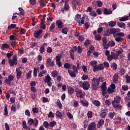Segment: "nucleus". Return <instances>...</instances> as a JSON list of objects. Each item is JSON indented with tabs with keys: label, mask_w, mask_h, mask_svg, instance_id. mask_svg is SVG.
<instances>
[{
	"label": "nucleus",
	"mask_w": 130,
	"mask_h": 130,
	"mask_svg": "<svg viewBox=\"0 0 130 130\" xmlns=\"http://www.w3.org/2000/svg\"><path fill=\"white\" fill-rule=\"evenodd\" d=\"M14 81V75H10L8 76V79L6 78L5 81L4 83L5 84H7V85H9V86H11L12 85V82Z\"/></svg>",
	"instance_id": "nucleus-1"
},
{
	"label": "nucleus",
	"mask_w": 130,
	"mask_h": 130,
	"mask_svg": "<svg viewBox=\"0 0 130 130\" xmlns=\"http://www.w3.org/2000/svg\"><path fill=\"white\" fill-rule=\"evenodd\" d=\"M81 1L80 0H73L72 5L73 10H77V6L80 7L81 6Z\"/></svg>",
	"instance_id": "nucleus-2"
},
{
	"label": "nucleus",
	"mask_w": 130,
	"mask_h": 130,
	"mask_svg": "<svg viewBox=\"0 0 130 130\" xmlns=\"http://www.w3.org/2000/svg\"><path fill=\"white\" fill-rule=\"evenodd\" d=\"M121 98L119 95H117L114 98V100L112 102V105L116 106V104H119L120 103V100Z\"/></svg>",
	"instance_id": "nucleus-3"
},
{
	"label": "nucleus",
	"mask_w": 130,
	"mask_h": 130,
	"mask_svg": "<svg viewBox=\"0 0 130 130\" xmlns=\"http://www.w3.org/2000/svg\"><path fill=\"white\" fill-rule=\"evenodd\" d=\"M104 66L103 63L100 64L99 65H96L94 69H93V72L95 73V72H98V71H103L104 70Z\"/></svg>",
	"instance_id": "nucleus-4"
},
{
	"label": "nucleus",
	"mask_w": 130,
	"mask_h": 130,
	"mask_svg": "<svg viewBox=\"0 0 130 130\" xmlns=\"http://www.w3.org/2000/svg\"><path fill=\"white\" fill-rule=\"evenodd\" d=\"M107 113H108V109H105L103 110H101L100 114L101 118H105V117L106 115H107Z\"/></svg>",
	"instance_id": "nucleus-5"
},
{
	"label": "nucleus",
	"mask_w": 130,
	"mask_h": 130,
	"mask_svg": "<svg viewBox=\"0 0 130 130\" xmlns=\"http://www.w3.org/2000/svg\"><path fill=\"white\" fill-rule=\"evenodd\" d=\"M76 96L77 97L82 99V98H84V97L85 96V95H84V92H83L82 89H78L76 92Z\"/></svg>",
	"instance_id": "nucleus-6"
},
{
	"label": "nucleus",
	"mask_w": 130,
	"mask_h": 130,
	"mask_svg": "<svg viewBox=\"0 0 130 130\" xmlns=\"http://www.w3.org/2000/svg\"><path fill=\"white\" fill-rule=\"evenodd\" d=\"M120 28H115L112 27L110 28V32L111 34H112V35H115V34H117V33L120 32Z\"/></svg>",
	"instance_id": "nucleus-7"
},
{
	"label": "nucleus",
	"mask_w": 130,
	"mask_h": 130,
	"mask_svg": "<svg viewBox=\"0 0 130 130\" xmlns=\"http://www.w3.org/2000/svg\"><path fill=\"white\" fill-rule=\"evenodd\" d=\"M96 129V123L93 122L90 123L87 126V130H95Z\"/></svg>",
	"instance_id": "nucleus-8"
},
{
	"label": "nucleus",
	"mask_w": 130,
	"mask_h": 130,
	"mask_svg": "<svg viewBox=\"0 0 130 130\" xmlns=\"http://www.w3.org/2000/svg\"><path fill=\"white\" fill-rule=\"evenodd\" d=\"M46 66L47 67H54V61H51V59L48 58L46 61Z\"/></svg>",
	"instance_id": "nucleus-9"
},
{
	"label": "nucleus",
	"mask_w": 130,
	"mask_h": 130,
	"mask_svg": "<svg viewBox=\"0 0 130 130\" xmlns=\"http://www.w3.org/2000/svg\"><path fill=\"white\" fill-rule=\"evenodd\" d=\"M42 32H43V30L42 29H40L37 31H35L34 32V36L36 39H38L39 38V36H40V35L42 34Z\"/></svg>",
	"instance_id": "nucleus-10"
},
{
	"label": "nucleus",
	"mask_w": 130,
	"mask_h": 130,
	"mask_svg": "<svg viewBox=\"0 0 130 130\" xmlns=\"http://www.w3.org/2000/svg\"><path fill=\"white\" fill-rule=\"evenodd\" d=\"M56 25L58 29H62V28H63V23L60 21V20H56Z\"/></svg>",
	"instance_id": "nucleus-11"
},
{
	"label": "nucleus",
	"mask_w": 130,
	"mask_h": 130,
	"mask_svg": "<svg viewBox=\"0 0 130 130\" xmlns=\"http://www.w3.org/2000/svg\"><path fill=\"white\" fill-rule=\"evenodd\" d=\"M83 90H89L90 89V83L88 81H84Z\"/></svg>",
	"instance_id": "nucleus-12"
},
{
	"label": "nucleus",
	"mask_w": 130,
	"mask_h": 130,
	"mask_svg": "<svg viewBox=\"0 0 130 130\" xmlns=\"http://www.w3.org/2000/svg\"><path fill=\"white\" fill-rule=\"evenodd\" d=\"M8 63H9L10 67H14V66H17V64H18V61H14L12 59H9Z\"/></svg>",
	"instance_id": "nucleus-13"
},
{
	"label": "nucleus",
	"mask_w": 130,
	"mask_h": 130,
	"mask_svg": "<svg viewBox=\"0 0 130 130\" xmlns=\"http://www.w3.org/2000/svg\"><path fill=\"white\" fill-rule=\"evenodd\" d=\"M69 10H70V5L69 4H64V7L61 9V12L63 14L64 11L67 12V11H69Z\"/></svg>",
	"instance_id": "nucleus-14"
},
{
	"label": "nucleus",
	"mask_w": 130,
	"mask_h": 130,
	"mask_svg": "<svg viewBox=\"0 0 130 130\" xmlns=\"http://www.w3.org/2000/svg\"><path fill=\"white\" fill-rule=\"evenodd\" d=\"M117 25L119 28H122V29H125L126 28V25L124 22H117Z\"/></svg>",
	"instance_id": "nucleus-15"
},
{
	"label": "nucleus",
	"mask_w": 130,
	"mask_h": 130,
	"mask_svg": "<svg viewBox=\"0 0 130 130\" xmlns=\"http://www.w3.org/2000/svg\"><path fill=\"white\" fill-rule=\"evenodd\" d=\"M113 82L117 84L118 82V73H115L113 76Z\"/></svg>",
	"instance_id": "nucleus-16"
},
{
	"label": "nucleus",
	"mask_w": 130,
	"mask_h": 130,
	"mask_svg": "<svg viewBox=\"0 0 130 130\" xmlns=\"http://www.w3.org/2000/svg\"><path fill=\"white\" fill-rule=\"evenodd\" d=\"M68 72L69 74V76H70V77L72 78H75V77H77L76 72H74V71L70 70H69Z\"/></svg>",
	"instance_id": "nucleus-17"
},
{
	"label": "nucleus",
	"mask_w": 130,
	"mask_h": 130,
	"mask_svg": "<svg viewBox=\"0 0 130 130\" xmlns=\"http://www.w3.org/2000/svg\"><path fill=\"white\" fill-rule=\"evenodd\" d=\"M121 121V118L118 117L114 119L113 123H115V124H119Z\"/></svg>",
	"instance_id": "nucleus-18"
},
{
	"label": "nucleus",
	"mask_w": 130,
	"mask_h": 130,
	"mask_svg": "<svg viewBox=\"0 0 130 130\" xmlns=\"http://www.w3.org/2000/svg\"><path fill=\"white\" fill-rule=\"evenodd\" d=\"M80 102L83 106H85V107H88L89 106V102L87 101H84V100H80Z\"/></svg>",
	"instance_id": "nucleus-19"
},
{
	"label": "nucleus",
	"mask_w": 130,
	"mask_h": 130,
	"mask_svg": "<svg viewBox=\"0 0 130 130\" xmlns=\"http://www.w3.org/2000/svg\"><path fill=\"white\" fill-rule=\"evenodd\" d=\"M64 68L66 69V70H71L72 69V63L65 62L64 63Z\"/></svg>",
	"instance_id": "nucleus-20"
},
{
	"label": "nucleus",
	"mask_w": 130,
	"mask_h": 130,
	"mask_svg": "<svg viewBox=\"0 0 130 130\" xmlns=\"http://www.w3.org/2000/svg\"><path fill=\"white\" fill-rule=\"evenodd\" d=\"M92 103L95 106H96V107H99V106L101 105V103L99 101L96 100H93Z\"/></svg>",
	"instance_id": "nucleus-21"
},
{
	"label": "nucleus",
	"mask_w": 130,
	"mask_h": 130,
	"mask_svg": "<svg viewBox=\"0 0 130 130\" xmlns=\"http://www.w3.org/2000/svg\"><path fill=\"white\" fill-rule=\"evenodd\" d=\"M104 13L105 15H110V14H112V11L110 9L105 8Z\"/></svg>",
	"instance_id": "nucleus-22"
},
{
	"label": "nucleus",
	"mask_w": 130,
	"mask_h": 130,
	"mask_svg": "<svg viewBox=\"0 0 130 130\" xmlns=\"http://www.w3.org/2000/svg\"><path fill=\"white\" fill-rule=\"evenodd\" d=\"M97 61L96 60H92L90 63V66L93 68V69H95V67L97 66Z\"/></svg>",
	"instance_id": "nucleus-23"
},
{
	"label": "nucleus",
	"mask_w": 130,
	"mask_h": 130,
	"mask_svg": "<svg viewBox=\"0 0 130 130\" xmlns=\"http://www.w3.org/2000/svg\"><path fill=\"white\" fill-rule=\"evenodd\" d=\"M97 86V84H95L94 82L91 83V89L92 90L97 91L98 90V87Z\"/></svg>",
	"instance_id": "nucleus-24"
},
{
	"label": "nucleus",
	"mask_w": 130,
	"mask_h": 130,
	"mask_svg": "<svg viewBox=\"0 0 130 130\" xmlns=\"http://www.w3.org/2000/svg\"><path fill=\"white\" fill-rule=\"evenodd\" d=\"M114 37H124V32H118L113 35Z\"/></svg>",
	"instance_id": "nucleus-25"
},
{
	"label": "nucleus",
	"mask_w": 130,
	"mask_h": 130,
	"mask_svg": "<svg viewBox=\"0 0 130 130\" xmlns=\"http://www.w3.org/2000/svg\"><path fill=\"white\" fill-rule=\"evenodd\" d=\"M103 124H104V120L101 119L98 123V127H102V126H103Z\"/></svg>",
	"instance_id": "nucleus-26"
},
{
	"label": "nucleus",
	"mask_w": 130,
	"mask_h": 130,
	"mask_svg": "<svg viewBox=\"0 0 130 130\" xmlns=\"http://www.w3.org/2000/svg\"><path fill=\"white\" fill-rule=\"evenodd\" d=\"M115 115H116V114H115V112H111L108 114V117H109V118H110L111 119H113V117H114V116H115Z\"/></svg>",
	"instance_id": "nucleus-27"
},
{
	"label": "nucleus",
	"mask_w": 130,
	"mask_h": 130,
	"mask_svg": "<svg viewBox=\"0 0 130 130\" xmlns=\"http://www.w3.org/2000/svg\"><path fill=\"white\" fill-rule=\"evenodd\" d=\"M129 19V16H125L121 17L120 19H119V21H120L121 22H125V21H127Z\"/></svg>",
	"instance_id": "nucleus-28"
},
{
	"label": "nucleus",
	"mask_w": 130,
	"mask_h": 130,
	"mask_svg": "<svg viewBox=\"0 0 130 130\" xmlns=\"http://www.w3.org/2000/svg\"><path fill=\"white\" fill-rule=\"evenodd\" d=\"M50 81H51V78L49 74H48L45 77L44 82L45 83H47V82H50Z\"/></svg>",
	"instance_id": "nucleus-29"
},
{
	"label": "nucleus",
	"mask_w": 130,
	"mask_h": 130,
	"mask_svg": "<svg viewBox=\"0 0 130 130\" xmlns=\"http://www.w3.org/2000/svg\"><path fill=\"white\" fill-rule=\"evenodd\" d=\"M8 114H9V112H8V106H7V105H5L4 115L8 116Z\"/></svg>",
	"instance_id": "nucleus-30"
},
{
	"label": "nucleus",
	"mask_w": 130,
	"mask_h": 130,
	"mask_svg": "<svg viewBox=\"0 0 130 130\" xmlns=\"http://www.w3.org/2000/svg\"><path fill=\"white\" fill-rule=\"evenodd\" d=\"M89 15L92 18H95V17H97V13H96V12H95L94 11H92L90 12L89 13Z\"/></svg>",
	"instance_id": "nucleus-31"
},
{
	"label": "nucleus",
	"mask_w": 130,
	"mask_h": 130,
	"mask_svg": "<svg viewBox=\"0 0 130 130\" xmlns=\"http://www.w3.org/2000/svg\"><path fill=\"white\" fill-rule=\"evenodd\" d=\"M47 44L46 43H44L42 46H41L40 48V49H39V51L40 52V53H43V52H44V50H45V48H44V46L45 45H47Z\"/></svg>",
	"instance_id": "nucleus-32"
},
{
	"label": "nucleus",
	"mask_w": 130,
	"mask_h": 130,
	"mask_svg": "<svg viewBox=\"0 0 130 130\" xmlns=\"http://www.w3.org/2000/svg\"><path fill=\"white\" fill-rule=\"evenodd\" d=\"M110 34L112 35L111 33L110 32V30L109 29H107L106 31L104 32L103 36L107 37L108 36H109Z\"/></svg>",
	"instance_id": "nucleus-33"
},
{
	"label": "nucleus",
	"mask_w": 130,
	"mask_h": 130,
	"mask_svg": "<svg viewBox=\"0 0 130 130\" xmlns=\"http://www.w3.org/2000/svg\"><path fill=\"white\" fill-rule=\"evenodd\" d=\"M111 54L112 55L113 58H114V59H118V56L117 53H114V52H111Z\"/></svg>",
	"instance_id": "nucleus-34"
},
{
	"label": "nucleus",
	"mask_w": 130,
	"mask_h": 130,
	"mask_svg": "<svg viewBox=\"0 0 130 130\" xmlns=\"http://www.w3.org/2000/svg\"><path fill=\"white\" fill-rule=\"evenodd\" d=\"M55 115L56 116H57V117H58V118H60V119L62 118V114L59 111L56 112Z\"/></svg>",
	"instance_id": "nucleus-35"
},
{
	"label": "nucleus",
	"mask_w": 130,
	"mask_h": 130,
	"mask_svg": "<svg viewBox=\"0 0 130 130\" xmlns=\"http://www.w3.org/2000/svg\"><path fill=\"white\" fill-rule=\"evenodd\" d=\"M111 67L113 68V71H116L117 70V64L114 62L111 64Z\"/></svg>",
	"instance_id": "nucleus-36"
},
{
	"label": "nucleus",
	"mask_w": 130,
	"mask_h": 130,
	"mask_svg": "<svg viewBox=\"0 0 130 130\" xmlns=\"http://www.w3.org/2000/svg\"><path fill=\"white\" fill-rule=\"evenodd\" d=\"M116 25V21H111L109 22V26L110 27H115Z\"/></svg>",
	"instance_id": "nucleus-37"
},
{
	"label": "nucleus",
	"mask_w": 130,
	"mask_h": 130,
	"mask_svg": "<svg viewBox=\"0 0 130 130\" xmlns=\"http://www.w3.org/2000/svg\"><path fill=\"white\" fill-rule=\"evenodd\" d=\"M57 106H58L59 109H62V104L58 99L57 101Z\"/></svg>",
	"instance_id": "nucleus-38"
},
{
	"label": "nucleus",
	"mask_w": 130,
	"mask_h": 130,
	"mask_svg": "<svg viewBox=\"0 0 130 130\" xmlns=\"http://www.w3.org/2000/svg\"><path fill=\"white\" fill-rule=\"evenodd\" d=\"M68 91L69 94H73L74 93V88H73V87L71 86H69L68 87Z\"/></svg>",
	"instance_id": "nucleus-39"
},
{
	"label": "nucleus",
	"mask_w": 130,
	"mask_h": 130,
	"mask_svg": "<svg viewBox=\"0 0 130 130\" xmlns=\"http://www.w3.org/2000/svg\"><path fill=\"white\" fill-rule=\"evenodd\" d=\"M70 56H71V58L73 60H75V52H73V51H71V50L69 51Z\"/></svg>",
	"instance_id": "nucleus-40"
},
{
	"label": "nucleus",
	"mask_w": 130,
	"mask_h": 130,
	"mask_svg": "<svg viewBox=\"0 0 130 130\" xmlns=\"http://www.w3.org/2000/svg\"><path fill=\"white\" fill-rule=\"evenodd\" d=\"M40 6L41 7H45L46 6V1L45 0H42L40 2Z\"/></svg>",
	"instance_id": "nucleus-41"
},
{
	"label": "nucleus",
	"mask_w": 130,
	"mask_h": 130,
	"mask_svg": "<svg viewBox=\"0 0 130 130\" xmlns=\"http://www.w3.org/2000/svg\"><path fill=\"white\" fill-rule=\"evenodd\" d=\"M87 117L89 119L93 117V112L92 111H88L87 113Z\"/></svg>",
	"instance_id": "nucleus-42"
},
{
	"label": "nucleus",
	"mask_w": 130,
	"mask_h": 130,
	"mask_svg": "<svg viewBox=\"0 0 130 130\" xmlns=\"http://www.w3.org/2000/svg\"><path fill=\"white\" fill-rule=\"evenodd\" d=\"M58 75V72L57 71H54L52 72V76L53 78H56Z\"/></svg>",
	"instance_id": "nucleus-43"
},
{
	"label": "nucleus",
	"mask_w": 130,
	"mask_h": 130,
	"mask_svg": "<svg viewBox=\"0 0 130 130\" xmlns=\"http://www.w3.org/2000/svg\"><path fill=\"white\" fill-rule=\"evenodd\" d=\"M16 24H11L10 25L8 26V29L9 30H12V29H15L16 28Z\"/></svg>",
	"instance_id": "nucleus-44"
},
{
	"label": "nucleus",
	"mask_w": 130,
	"mask_h": 130,
	"mask_svg": "<svg viewBox=\"0 0 130 130\" xmlns=\"http://www.w3.org/2000/svg\"><path fill=\"white\" fill-rule=\"evenodd\" d=\"M38 70H39V67H38L37 68H34L33 73L34 77H37V71H38Z\"/></svg>",
	"instance_id": "nucleus-45"
},
{
	"label": "nucleus",
	"mask_w": 130,
	"mask_h": 130,
	"mask_svg": "<svg viewBox=\"0 0 130 130\" xmlns=\"http://www.w3.org/2000/svg\"><path fill=\"white\" fill-rule=\"evenodd\" d=\"M56 124V121H52L50 122L49 126H51V127H54Z\"/></svg>",
	"instance_id": "nucleus-46"
},
{
	"label": "nucleus",
	"mask_w": 130,
	"mask_h": 130,
	"mask_svg": "<svg viewBox=\"0 0 130 130\" xmlns=\"http://www.w3.org/2000/svg\"><path fill=\"white\" fill-rule=\"evenodd\" d=\"M78 40L80 42H83V41H84V40H85V36H84V35H81L78 37Z\"/></svg>",
	"instance_id": "nucleus-47"
},
{
	"label": "nucleus",
	"mask_w": 130,
	"mask_h": 130,
	"mask_svg": "<svg viewBox=\"0 0 130 130\" xmlns=\"http://www.w3.org/2000/svg\"><path fill=\"white\" fill-rule=\"evenodd\" d=\"M55 28V23L54 22L52 23L51 26H50L49 30L50 31H52V30H54Z\"/></svg>",
	"instance_id": "nucleus-48"
},
{
	"label": "nucleus",
	"mask_w": 130,
	"mask_h": 130,
	"mask_svg": "<svg viewBox=\"0 0 130 130\" xmlns=\"http://www.w3.org/2000/svg\"><path fill=\"white\" fill-rule=\"evenodd\" d=\"M108 43H109V45L111 47H113L114 46H115V42H114V41H109Z\"/></svg>",
	"instance_id": "nucleus-49"
},
{
	"label": "nucleus",
	"mask_w": 130,
	"mask_h": 130,
	"mask_svg": "<svg viewBox=\"0 0 130 130\" xmlns=\"http://www.w3.org/2000/svg\"><path fill=\"white\" fill-rule=\"evenodd\" d=\"M83 123L84 128H87V127L88 126V124L89 123L88 120H87V119L85 120L84 121H83Z\"/></svg>",
	"instance_id": "nucleus-50"
},
{
	"label": "nucleus",
	"mask_w": 130,
	"mask_h": 130,
	"mask_svg": "<svg viewBox=\"0 0 130 130\" xmlns=\"http://www.w3.org/2000/svg\"><path fill=\"white\" fill-rule=\"evenodd\" d=\"M22 126L24 129H27V128H28V126H27V123H26L25 120L22 121Z\"/></svg>",
	"instance_id": "nucleus-51"
},
{
	"label": "nucleus",
	"mask_w": 130,
	"mask_h": 130,
	"mask_svg": "<svg viewBox=\"0 0 130 130\" xmlns=\"http://www.w3.org/2000/svg\"><path fill=\"white\" fill-rule=\"evenodd\" d=\"M32 71H29L28 73L26 74L27 79H31V78Z\"/></svg>",
	"instance_id": "nucleus-52"
},
{
	"label": "nucleus",
	"mask_w": 130,
	"mask_h": 130,
	"mask_svg": "<svg viewBox=\"0 0 130 130\" xmlns=\"http://www.w3.org/2000/svg\"><path fill=\"white\" fill-rule=\"evenodd\" d=\"M22 77V71L17 72L16 74V78L17 80H19V79Z\"/></svg>",
	"instance_id": "nucleus-53"
},
{
	"label": "nucleus",
	"mask_w": 130,
	"mask_h": 130,
	"mask_svg": "<svg viewBox=\"0 0 130 130\" xmlns=\"http://www.w3.org/2000/svg\"><path fill=\"white\" fill-rule=\"evenodd\" d=\"M107 85V83H106V82H104L102 84L101 86V89H107V87H106Z\"/></svg>",
	"instance_id": "nucleus-54"
},
{
	"label": "nucleus",
	"mask_w": 130,
	"mask_h": 130,
	"mask_svg": "<svg viewBox=\"0 0 130 130\" xmlns=\"http://www.w3.org/2000/svg\"><path fill=\"white\" fill-rule=\"evenodd\" d=\"M28 122L29 125H32L34 123V120L31 118H29Z\"/></svg>",
	"instance_id": "nucleus-55"
},
{
	"label": "nucleus",
	"mask_w": 130,
	"mask_h": 130,
	"mask_svg": "<svg viewBox=\"0 0 130 130\" xmlns=\"http://www.w3.org/2000/svg\"><path fill=\"white\" fill-rule=\"evenodd\" d=\"M72 70L73 72L75 73H78V69H77V66L76 65L72 66Z\"/></svg>",
	"instance_id": "nucleus-56"
},
{
	"label": "nucleus",
	"mask_w": 130,
	"mask_h": 130,
	"mask_svg": "<svg viewBox=\"0 0 130 130\" xmlns=\"http://www.w3.org/2000/svg\"><path fill=\"white\" fill-rule=\"evenodd\" d=\"M83 52V48L81 46H78L77 52L79 54Z\"/></svg>",
	"instance_id": "nucleus-57"
},
{
	"label": "nucleus",
	"mask_w": 130,
	"mask_h": 130,
	"mask_svg": "<svg viewBox=\"0 0 130 130\" xmlns=\"http://www.w3.org/2000/svg\"><path fill=\"white\" fill-rule=\"evenodd\" d=\"M104 64V68H106V69H108V68H109V63H108V62L106 61H105L104 62H103V64Z\"/></svg>",
	"instance_id": "nucleus-58"
},
{
	"label": "nucleus",
	"mask_w": 130,
	"mask_h": 130,
	"mask_svg": "<svg viewBox=\"0 0 130 130\" xmlns=\"http://www.w3.org/2000/svg\"><path fill=\"white\" fill-rule=\"evenodd\" d=\"M107 59L109 60V61H111L114 59L113 56L111 54L107 56Z\"/></svg>",
	"instance_id": "nucleus-59"
},
{
	"label": "nucleus",
	"mask_w": 130,
	"mask_h": 130,
	"mask_svg": "<svg viewBox=\"0 0 130 130\" xmlns=\"http://www.w3.org/2000/svg\"><path fill=\"white\" fill-rule=\"evenodd\" d=\"M103 46L104 49H106V50H107V49L109 47H110V46H109V43L108 44H103Z\"/></svg>",
	"instance_id": "nucleus-60"
},
{
	"label": "nucleus",
	"mask_w": 130,
	"mask_h": 130,
	"mask_svg": "<svg viewBox=\"0 0 130 130\" xmlns=\"http://www.w3.org/2000/svg\"><path fill=\"white\" fill-rule=\"evenodd\" d=\"M38 119L35 118L34 120V126H35L36 127V126H37L38 125Z\"/></svg>",
	"instance_id": "nucleus-61"
},
{
	"label": "nucleus",
	"mask_w": 130,
	"mask_h": 130,
	"mask_svg": "<svg viewBox=\"0 0 130 130\" xmlns=\"http://www.w3.org/2000/svg\"><path fill=\"white\" fill-rule=\"evenodd\" d=\"M107 94V89H102V94L103 96H105Z\"/></svg>",
	"instance_id": "nucleus-62"
},
{
	"label": "nucleus",
	"mask_w": 130,
	"mask_h": 130,
	"mask_svg": "<svg viewBox=\"0 0 130 130\" xmlns=\"http://www.w3.org/2000/svg\"><path fill=\"white\" fill-rule=\"evenodd\" d=\"M48 117L49 118H51L54 117V113H53V112H52V111H50V112L49 113V114H48Z\"/></svg>",
	"instance_id": "nucleus-63"
},
{
	"label": "nucleus",
	"mask_w": 130,
	"mask_h": 130,
	"mask_svg": "<svg viewBox=\"0 0 130 130\" xmlns=\"http://www.w3.org/2000/svg\"><path fill=\"white\" fill-rule=\"evenodd\" d=\"M6 48H9V44L5 43V44H3L2 45V49L3 50L6 49Z\"/></svg>",
	"instance_id": "nucleus-64"
}]
</instances>
